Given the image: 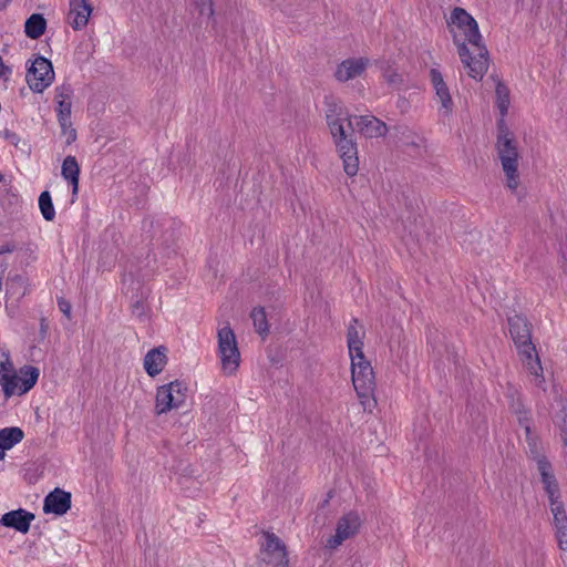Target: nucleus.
Listing matches in <instances>:
<instances>
[{"mask_svg":"<svg viewBox=\"0 0 567 567\" xmlns=\"http://www.w3.org/2000/svg\"><path fill=\"white\" fill-rule=\"evenodd\" d=\"M12 371L13 364L10 360L9 353L0 349V384H2V378Z\"/></svg>","mask_w":567,"mask_h":567,"instance_id":"obj_29","label":"nucleus"},{"mask_svg":"<svg viewBox=\"0 0 567 567\" xmlns=\"http://www.w3.org/2000/svg\"><path fill=\"white\" fill-rule=\"evenodd\" d=\"M60 310L69 318L71 312V306L68 301L60 299L58 301Z\"/></svg>","mask_w":567,"mask_h":567,"instance_id":"obj_36","label":"nucleus"},{"mask_svg":"<svg viewBox=\"0 0 567 567\" xmlns=\"http://www.w3.org/2000/svg\"><path fill=\"white\" fill-rule=\"evenodd\" d=\"M47 21L42 14L33 13L24 24L25 34L30 39H39L45 32Z\"/></svg>","mask_w":567,"mask_h":567,"instance_id":"obj_24","label":"nucleus"},{"mask_svg":"<svg viewBox=\"0 0 567 567\" xmlns=\"http://www.w3.org/2000/svg\"><path fill=\"white\" fill-rule=\"evenodd\" d=\"M495 151L505 175L506 187L515 193L519 186V144L504 120H499L497 124Z\"/></svg>","mask_w":567,"mask_h":567,"instance_id":"obj_4","label":"nucleus"},{"mask_svg":"<svg viewBox=\"0 0 567 567\" xmlns=\"http://www.w3.org/2000/svg\"><path fill=\"white\" fill-rule=\"evenodd\" d=\"M2 290V279L0 278V291Z\"/></svg>","mask_w":567,"mask_h":567,"instance_id":"obj_39","label":"nucleus"},{"mask_svg":"<svg viewBox=\"0 0 567 567\" xmlns=\"http://www.w3.org/2000/svg\"><path fill=\"white\" fill-rule=\"evenodd\" d=\"M61 127V133L66 137V144L70 145L76 140V131L72 126L71 118H68L66 122H58Z\"/></svg>","mask_w":567,"mask_h":567,"instance_id":"obj_30","label":"nucleus"},{"mask_svg":"<svg viewBox=\"0 0 567 567\" xmlns=\"http://www.w3.org/2000/svg\"><path fill=\"white\" fill-rule=\"evenodd\" d=\"M430 79L435 91V101L439 104L437 113L442 122L450 120L453 114L454 103L442 73L437 69L430 70Z\"/></svg>","mask_w":567,"mask_h":567,"instance_id":"obj_10","label":"nucleus"},{"mask_svg":"<svg viewBox=\"0 0 567 567\" xmlns=\"http://www.w3.org/2000/svg\"><path fill=\"white\" fill-rule=\"evenodd\" d=\"M4 455H6V454H4L3 450H2V447H0V460H3V458H4Z\"/></svg>","mask_w":567,"mask_h":567,"instance_id":"obj_38","label":"nucleus"},{"mask_svg":"<svg viewBox=\"0 0 567 567\" xmlns=\"http://www.w3.org/2000/svg\"><path fill=\"white\" fill-rule=\"evenodd\" d=\"M23 431L20 427H4L0 430V447L3 452L12 449L23 440Z\"/></svg>","mask_w":567,"mask_h":567,"instance_id":"obj_23","label":"nucleus"},{"mask_svg":"<svg viewBox=\"0 0 567 567\" xmlns=\"http://www.w3.org/2000/svg\"><path fill=\"white\" fill-rule=\"evenodd\" d=\"M265 542L260 546V560L270 567H288L286 545L274 533H264Z\"/></svg>","mask_w":567,"mask_h":567,"instance_id":"obj_8","label":"nucleus"},{"mask_svg":"<svg viewBox=\"0 0 567 567\" xmlns=\"http://www.w3.org/2000/svg\"><path fill=\"white\" fill-rule=\"evenodd\" d=\"M25 81L34 93H42L54 81V71L50 60L37 55L27 62Z\"/></svg>","mask_w":567,"mask_h":567,"instance_id":"obj_6","label":"nucleus"},{"mask_svg":"<svg viewBox=\"0 0 567 567\" xmlns=\"http://www.w3.org/2000/svg\"><path fill=\"white\" fill-rule=\"evenodd\" d=\"M40 371L32 365H24L16 373L14 370L2 378V390L6 398L22 395L29 392L37 383Z\"/></svg>","mask_w":567,"mask_h":567,"instance_id":"obj_7","label":"nucleus"},{"mask_svg":"<svg viewBox=\"0 0 567 567\" xmlns=\"http://www.w3.org/2000/svg\"><path fill=\"white\" fill-rule=\"evenodd\" d=\"M508 326L509 333L517 349L532 343L529 324L525 318L520 316L511 317Z\"/></svg>","mask_w":567,"mask_h":567,"instance_id":"obj_19","label":"nucleus"},{"mask_svg":"<svg viewBox=\"0 0 567 567\" xmlns=\"http://www.w3.org/2000/svg\"><path fill=\"white\" fill-rule=\"evenodd\" d=\"M2 181V175L0 174V182Z\"/></svg>","mask_w":567,"mask_h":567,"instance_id":"obj_41","label":"nucleus"},{"mask_svg":"<svg viewBox=\"0 0 567 567\" xmlns=\"http://www.w3.org/2000/svg\"><path fill=\"white\" fill-rule=\"evenodd\" d=\"M548 504H549V509H550V513L553 514V516L565 512V505H564V502L561 501V496L557 497V498L548 499Z\"/></svg>","mask_w":567,"mask_h":567,"instance_id":"obj_32","label":"nucleus"},{"mask_svg":"<svg viewBox=\"0 0 567 567\" xmlns=\"http://www.w3.org/2000/svg\"><path fill=\"white\" fill-rule=\"evenodd\" d=\"M131 310H132V315L140 319L145 318L147 315L146 306L142 300H136L134 303H132Z\"/></svg>","mask_w":567,"mask_h":567,"instance_id":"obj_33","label":"nucleus"},{"mask_svg":"<svg viewBox=\"0 0 567 567\" xmlns=\"http://www.w3.org/2000/svg\"><path fill=\"white\" fill-rule=\"evenodd\" d=\"M496 105L501 113V120H504L509 107V90L508 87L498 82L495 90Z\"/></svg>","mask_w":567,"mask_h":567,"instance_id":"obj_26","label":"nucleus"},{"mask_svg":"<svg viewBox=\"0 0 567 567\" xmlns=\"http://www.w3.org/2000/svg\"><path fill=\"white\" fill-rule=\"evenodd\" d=\"M507 396L512 400L511 409L516 414L517 421L520 426L525 430L526 437L528 441H532L530 437V417L529 412L523 405L518 392L515 389H509ZM532 444V442H529Z\"/></svg>","mask_w":567,"mask_h":567,"instance_id":"obj_21","label":"nucleus"},{"mask_svg":"<svg viewBox=\"0 0 567 567\" xmlns=\"http://www.w3.org/2000/svg\"><path fill=\"white\" fill-rule=\"evenodd\" d=\"M326 118L346 174L348 176L357 175L359 171L358 147L351 135L347 134L346 128L353 130L355 126L363 136L374 138L385 135V123L372 115L351 117L337 105L329 107Z\"/></svg>","mask_w":567,"mask_h":567,"instance_id":"obj_1","label":"nucleus"},{"mask_svg":"<svg viewBox=\"0 0 567 567\" xmlns=\"http://www.w3.org/2000/svg\"><path fill=\"white\" fill-rule=\"evenodd\" d=\"M167 363L166 348L158 347L150 350L144 357V369L150 377L159 374Z\"/></svg>","mask_w":567,"mask_h":567,"instance_id":"obj_20","label":"nucleus"},{"mask_svg":"<svg viewBox=\"0 0 567 567\" xmlns=\"http://www.w3.org/2000/svg\"><path fill=\"white\" fill-rule=\"evenodd\" d=\"M34 518L35 516L33 513L23 508H18L4 513L0 518V524L21 534H27Z\"/></svg>","mask_w":567,"mask_h":567,"instance_id":"obj_15","label":"nucleus"},{"mask_svg":"<svg viewBox=\"0 0 567 567\" xmlns=\"http://www.w3.org/2000/svg\"><path fill=\"white\" fill-rule=\"evenodd\" d=\"M62 177L72 186V196L79 193L80 166L76 158L69 155L64 158L61 169Z\"/></svg>","mask_w":567,"mask_h":567,"instance_id":"obj_22","label":"nucleus"},{"mask_svg":"<svg viewBox=\"0 0 567 567\" xmlns=\"http://www.w3.org/2000/svg\"><path fill=\"white\" fill-rule=\"evenodd\" d=\"M186 388L178 381L159 386L156 391V414H163L183 405Z\"/></svg>","mask_w":567,"mask_h":567,"instance_id":"obj_9","label":"nucleus"},{"mask_svg":"<svg viewBox=\"0 0 567 567\" xmlns=\"http://www.w3.org/2000/svg\"><path fill=\"white\" fill-rule=\"evenodd\" d=\"M92 11L90 0H70L68 23L73 30H82L87 25Z\"/></svg>","mask_w":567,"mask_h":567,"instance_id":"obj_13","label":"nucleus"},{"mask_svg":"<svg viewBox=\"0 0 567 567\" xmlns=\"http://www.w3.org/2000/svg\"><path fill=\"white\" fill-rule=\"evenodd\" d=\"M370 61L367 58H352L342 61L336 70V79L347 82L360 76L368 68Z\"/></svg>","mask_w":567,"mask_h":567,"instance_id":"obj_16","label":"nucleus"},{"mask_svg":"<svg viewBox=\"0 0 567 567\" xmlns=\"http://www.w3.org/2000/svg\"><path fill=\"white\" fill-rule=\"evenodd\" d=\"M39 207L43 218L51 221L55 217V209L52 203L51 195L48 190H44L39 196Z\"/></svg>","mask_w":567,"mask_h":567,"instance_id":"obj_28","label":"nucleus"},{"mask_svg":"<svg viewBox=\"0 0 567 567\" xmlns=\"http://www.w3.org/2000/svg\"><path fill=\"white\" fill-rule=\"evenodd\" d=\"M556 532L560 549L567 553V528L557 529Z\"/></svg>","mask_w":567,"mask_h":567,"instance_id":"obj_35","label":"nucleus"},{"mask_svg":"<svg viewBox=\"0 0 567 567\" xmlns=\"http://www.w3.org/2000/svg\"><path fill=\"white\" fill-rule=\"evenodd\" d=\"M361 517L355 512H349L341 516L337 523L336 534L327 540V547L338 548L344 540L352 538L359 532Z\"/></svg>","mask_w":567,"mask_h":567,"instance_id":"obj_11","label":"nucleus"},{"mask_svg":"<svg viewBox=\"0 0 567 567\" xmlns=\"http://www.w3.org/2000/svg\"><path fill=\"white\" fill-rule=\"evenodd\" d=\"M553 523L557 529H564L567 528V514L566 511L553 516Z\"/></svg>","mask_w":567,"mask_h":567,"instance_id":"obj_34","label":"nucleus"},{"mask_svg":"<svg viewBox=\"0 0 567 567\" xmlns=\"http://www.w3.org/2000/svg\"><path fill=\"white\" fill-rule=\"evenodd\" d=\"M3 251H10V249L2 250L1 252H3Z\"/></svg>","mask_w":567,"mask_h":567,"instance_id":"obj_40","label":"nucleus"},{"mask_svg":"<svg viewBox=\"0 0 567 567\" xmlns=\"http://www.w3.org/2000/svg\"><path fill=\"white\" fill-rule=\"evenodd\" d=\"M517 352L523 367L528 372V374L534 378V384L545 390V378L543 367L534 343L532 342L522 348H518Z\"/></svg>","mask_w":567,"mask_h":567,"instance_id":"obj_12","label":"nucleus"},{"mask_svg":"<svg viewBox=\"0 0 567 567\" xmlns=\"http://www.w3.org/2000/svg\"><path fill=\"white\" fill-rule=\"evenodd\" d=\"M537 470L540 476L543 489L548 499L561 496L558 481L554 474L551 464L544 456L537 458Z\"/></svg>","mask_w":567,"mask_h":567,"instance_id":"obj_14","label":"nucleus"},{"mask_svg":"<svg viewBox=\"0 0 567 567\" xmlns=\"http://www.w3.org/2000/svg\"><path fill=\"white\" fill-rule=\"evenodd\" d=\"M452 35L468 76L481 81L488 69V52L482 42L477 22L473 21L463 30L453 31Z\"/></svg>","mask_w":567,"mask_h":567,"instance_id":"obj_3","label":"nucleus"},{"mask_svg":"<svg viewBox=\"0 0 567 567\" xmlns=\"http://www.w3.org/2000/svg\"><path fill=\"white\" fill-rule=\"evenodd\" d=\"M476 21L470 13L462 8H455L450 17L451 32L463 30Z\"/></svg>","mask_w":567,"mask_h":567,"instance_id":"obj_25","label":"nucleus"},{"mask_svg":"<svg viewBox=\"0 0 567 567\" xmlns=\"http://www.w3.org/2000/svg\"><path fill=\"white\" fill-rule=\"evenodd\" d=\"M71 507V494L61 489L55 488L49 493L43 503V512L52 513L55 515L65 514Z\"/></svg>","mask_w":567,"mask_h":567,"instance_id":"obj_18","label":"nucleus"},{"mask_svg":"<svg viewBox=\"0 0 567 567\" xmlns=\"http://www.w3.org/2000/svg\"><path fill=\"white\" fill-rule=\"evenodd\" d=\"M250 317L252 319L254 327H255L256 331L262 337L267 336V333L269 331V327H268L265 309L261 307L254 308Z\"/></svg>","mask_w":567,"mask_h":567,"instance_id":"obj_27","label":"nucleus"},{"mask_svg":"<svg viewBox=\"0 0 567 567\" xmlns=\"http://www.w3.org/2000/svg\"><path fill=\"white\" fill-rule=\"evenodd\" d=\"M217 357L221 372L234 375L240 365V351L234 330L226 324L217 330Z\"/></svg>","mask_w":567,"mask_h":567,"instance_id":"obj_5","label":"nucleus"},{"mask_svg":"<svg viewBox=\"0 0 567 567\" xmlns=\"http://www.w3.org/2000/svg\"><path fill=\"white\" fill-rule=\"evenodd\" d=\"M4 138L10 143V144H13V145H18L20 138L19 136L13 133V132H10V131H6L4 132Z\"/></svg>","mask_w":567,"mask_h":567,"instance_id":"obj_37","label":"nucleus"},{"mask_svg":"<svg viewBox=\"0 0 567 567\" xmlns=\"http://www.w3.org/2000/svg\"><path fill=\"white\" fill-rule=\"evenodd\" d=\"M200 16L210 18L214 13L212 0H193Z\"/></svg>","mask_w":567,"mask_h":567,"instance_id":"obj_31","label":"nucleus"},{"mask_svg":"<svg viewBox=\"0 0 567 567\" xmlns=\"http://www.w3.org/2000/svg\"><path fill=\"white\" fill-rule=\"evenodd\" d=\"M357 323L358 321L354 319L353 324H350L348 328L347 336L351 359L352 383L363 410L372 412L377 405L374 398V372L362 350L364 331L362 328L357 327Z\"/></svg>","mask_w":567,"mask_h":567,"instance_id":"obj_2","label":"nucleus"},{"mask_svg":"<svg viewBox=\"0 0 567 567\" xmlns=\"http://www.w3.org/2000/svg\"><path fill=\"white\" fill-rule=\"evenodd\" d=\"M73 87L69 83H63L55 87L54 101L56 103V120L58 122H66L71 118Z\"/></svg>","mask_w":567,"mask_h":567,"instance_id":"obj_17","label":"nucleus"}]
</instances>
